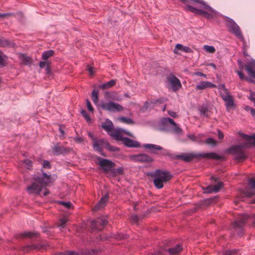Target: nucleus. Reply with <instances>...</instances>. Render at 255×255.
Segmentation results:
<instances>
[{"mask_svg":"<svg viewBox=\"0 0 255 255\" xmlns=\"http://www.w3.org/2000/svg\"><path fill=\"white\" fill-rule=\"evenodd\" d=\"M34 181V183L28 186L26 188V191L28 194L40 195L44 188V191L42 193V195L46 196L49 194V191L45 187L46 185L52 182L50 175L43 172L41 176L35 177Z\"/></svg>","mask_w":255,"mask_h":255,"instance_id":"1","label":"nucleus"},{"mask_svg":"<svg viewBox=\"0 0 255 255\" xmlns=\"http://www.w3.org/2000/svg\"><path fill=\"white\" fill-rule=\"evenodd\" d=\"M198 3L201 5L200 6L201 8H204L207 11L197 8L188 4H187L186 8L188 10L197 15H203L208 19L212 18L216 14V11L208 5L204 0H200V1H198L197 4Z\"/></svg>","mask_w":255,"mask_h":255,"instance_id":"2","label":"nucleus"},{"mask_svg":"<svg viewBox=\"0 0 255 255\" xmlns=\"http://www.w3.org/2000/svg\"><path fill=\"white\" fill-rule=\"evenodd\" d=\"M160 128L161 130L172 132L176 134H181L182 129L170 118H163L160 123Z\"/></svg>","mask_w":255,"mask_h":255,"instance_id":"3","label":"nucleus"},{"mask_svg":"<svg viewBox=\"0 0 255 255\" xmlns=\"http://www.w3.org/2000/svg\"><path fill=\"white\" fill-rule=\"evenodd\" d=\"M93 147L95 150L98 151L100 154L105 156V154L103 152V148L110 151H118L119 148L116 146H111L107 139L105 138L94 139Z\"/></svg>","mask_w":255,"mask_h":255,"instance_id":"4","label":"nucleus"},{"mask_svg":"<svg viewBox=\"0 0 255 255\" xmlns=\"http://www.w3.org/2000/svg\"><path fill=\"white\" fill-rule=\"evenodd\" d=\"M220 95L223 100L225 102V106L227 110L235 107L234 101L233 96L230 94L224 84H221L218 86Z\"/></svg>","mask_w":255,"mask_h":255,"instance_id":"5","label":"nucleus"},{"mask_svg":"<svg viewBox=\"0 0 255 255\" xmlns=\"http://www.w3.org/2000/svg\"><path fill=\"white\" fill-rule=\"evenodd\" d=\"M178 158L183 160L186 162L190 161L194 157H200V158H207L209 159H217L220 158L219 155L215 152L209 153H199L194 154H182L177 156Z\"/></svg>","mask_w":255,"mask_h":255,"instance_id":"6","label":"nucleus"},{"mask_svg":"<svg viewBox=\"0 0 255 255\" xmlns=\"http://www.w3.org/2000/svg\"><path fill=\"white\" fill-rule=\"evenodd\" d=\"M101 108L110 112H120L123 111V107L118 103L112 101H102L100 103Z\"/></svg>","mask_w":255,"mask_h":255,"instance_id":"7","label":"nucleus"},{"mask_svg":"<svg viewBox=\"0 0 255 255\" xmlns=\"http://www.w3.org/2000/svg\"><path fill=\"white\" fill-rule=\"evenodd\" d=\"M249 217L248 214H243L232 224V228L237 232L239 235L242 234L243 227L246 225Z\"/></svg>","mask_w":255,"mask_h":255,"instance_id":"8","label":"nucleus"},{"mask_svg":"<svg viewBox=\"0 0 255 255\" xmlns=\"http://www.w3.org/2000/svg\"><path fill=\"white\" fill-rule=\"evenodd\" d=\"M226 25L229 31L232 32L237 38L242 41L244 40L240 28L233 19L229 18L227 21Z\"/></svg>","mask_w":255,"mask_h":255,"instance_id":"9","label":"nucleus"},{"mask_svg":"<svg viewBox=\"0 0 255 255\" xmlns=\"http://www.w3.org/2000/svg\"><path fill=\"white\" fill-rule=\"evenodd\" d=\"M250 145L251 144L248 142L241 143L240 145L233 146L231 147V150L236 154V158L237 159H244L246 157L244 149Z\"/></svg>","mask_w":255,"mask_h":255,"instance_id":"10","label":"nucleus"},{"mask_svg":"<svg viewBox=\"0 0 255 255\" xmlns=\"http://www.w3.org/2000/svg\"><path fill=\"white\" fill-rule=\"evenodd\" d=\"M107 224L108 220L107 218L101 217L92 221L91 222V228L93 231H100L102 230Z\"/></svg>","mask_w":255,"mask_h":255,"instance_id":"11","label":"nucleus"},{"mask_svg":"<svg viewBox=\"0 0 255 255\" xmlns=\"http://www.w3.org/2000/svg\"><path fill=\"white\" fill-rule=\"evenodd\" d=\"M124 133L130 137H134L132 133L122 128H117L113 130L111 132L109 133V134L111 137L115 139V140L123 141V139L124 138L123 137Z\"/></svg>","mask_w":255,"mask_h":255,"instance_id":"12","label":"nucleus"},{"mask_svg":"<svg viewBox=\"0 0 255 255\" xmlns=\"http://www.w3.org/2000/svg\"><path fill=\"white\" fill-rule=\"evenodd\" d=\"M97 160L99 165L104 171H111L115 166V163L110 160L104 159L101 157H97Z\"/></svg>","mask_w":255,"mask_h":255,"instance_id":"13","label":"nucleus"},{"mask_svg":"<svg viewBox=\"0 0 255 255\" xmlns=\"http://www.w3.org/2000/svg\"><path fill=\"white\" fill-rule=\"evenodd\" d=\"M130 159L134 161L144 163H150L153 161V159L150 156L145 153L130 155Z\"/></svg>","mask_w":255,"mask_h":255,"instance_id":"14","label":"nucleus"},{"mask_svg":"<svg viewBox=\"0 0 255 255\" xmlns=\"http://www.w3.org/2000/svg\"><path fill=\"white\" fill-rule=\"evenodd\" d=\"M154 176L160 178L165 182L170 180L172 178V175L169 171H165L160 169H157L154 171Z\"/></svg>","mask_w":255,"mask_h":255,"instance_id":"15","label":"nucleus"},{"mask_svg":"<svg viewBox=\"0 0 255 255\" xmlns=\"http://www.w3.org/2000/svg\"><path fill=\"white\" fill-rule=\"evenodd\" d=\"M167 80L170 84L173 91H178L181 87L180 80L175 76L171 75L167 77Z\"/></svg>","mask_w":255,"mask_h":255,"instance_id":"16","label":"nucleus"},{"mask_svg":"<svg viewBox=\"0 0 255 255\" xmlns=\"http://www.w3.org/2000/svg\"><path fill=\"white\" fill-rule=\"evenodd\" d=\"M52 150L55 154L60 155L67 154L70 151V148L69 147L60 146L58 144H56L52 147Z\"/></svg>","mask_w":255,"mask_h":255,"instance_id":"17","label":"nucleus"},{"mask_svg":"<svg viewBox=\"0 0 255 255\" xmlns=\"http://www.w3.org/2000/svg\"><path fill=\"white\" fill-rule=\"evenodd\" d=\"M246 70L250 76L255 78V60L249 62L246 65Z\"/></svg>","mask_w":255,"mask_h":255,"instance_id":"18","label":"nucleus"},{"mask_svg":"<svg viewBox=\"0 0 255 255\" xmlns=\"http://www.w3.org/2000/svg\"><path fill=\"white\" fill-rule=\"evenodd\" d=\"M223 183L219 182L214 186H209L204 188V192L206 193H211L212 192H218L223 187Z\"/></svg>","mask_w":255,"mask_h":255,"instance_id":"19","label":"nucleus"},{"mask_svg":"<svg viewBox=\"0 0 255 255\" xmlns=\"http://www.w3.org/2000/svg\"><path fill=\"white\" fill-rule=\"evenodd\" d=\"M123 144L128 147H138L140 146L139 143L128 137H124L122 141Z\"/></svg>","mask_w":255,"mask_h":255,"instance_id":"20","label":"nucleus"},{"mask_svg":"<svg viewBox=\"0 0 255 255\" xmlns=\"http://www.w3.org/2000/svg\"><path fill=\"white\" fill-rule=\"evenodd\" d=\"M216 85L209 81H201L196 86V90H202L207 88H215Z\"/></svg>","mask_w":255,"mask_h":255,"instance_id":"21","label":"nucleus"},{"mask_svg":"<svg viewBox=\"0 0 255 255\" xmlns=\"http://www.w3.org/2000/svg\"><path fill=\"white\" fill-rule=\"evenodd\" d=\"M102 128L109 134L114 129V125L112 122L108 119L102 123Z\"/></svg>","mask_w":255,"mask_h":255,"instance_id":"22","label":"nucleus"},{"mask_svg":"<svg viewBox=\"0 0 255 255\" xmlns=\"http://www.w3.org/2000/svg\"><path fill=\"white\" fill-rule=\"evenodd\" d=\"M189 138L193 141H195L200 144H203L204 143L202 139V138L204 136V135L202 133H198L195 134H188Z\"/></svg>","mask_w":255,"mask_h":255,"instance_id":"23","label":"nucleus"},{"mask_svg":"<svg viewBox=\"0 0 255 255\" xmlns=\"http://www.w3.org/2000/svg\"><path fill=\"white\" fill-rule=\"evenodd\" d=\"M109 196L108 194H106L103 196L98 203L95 206L94 210H99L101 208H103L105 206L106 203L108 201Z\"/></svg>","mask_w":255,"mask_h":255,"instance_id":"24","label":"nucleus"},{"mask_svg":"<svg viewBox=\"0 0 255 255\" xmlns=\"http://www.w3.org/2000/svg\"><path fill=\"white\" fill-rule=\"evenodd\" d=\"M143 147L153 152L155 150H161L163 149L162 147L159 145L150 143L144 144Z\"/></svg>","mask_w":255,"mask_h":255,"instance_id":"25","label":"nucleus"},{"mask_svg":"<svg viewBox=\"0 0 255 255\" xmlns=\"http://www.w3.org/2000/svg\"><path fill=\"white\" fill-rule=\"evenodd\" d=\"M182 249V247L180 245L177 244L175 247L168 249L167 251L170 255H175L180 252Z\"/></svg>","mask_w":255,"mask_h":255,"instance_id":"26","label":"nucleus"},{"mask_svg":"<svg viewBox=\"0 0 255 255\" xmlns=\"http://www.w3.org/2000/svg\"><path fill=\"white\" fill-rule=\"evenodd\" d=\"M165 183L164 181H162L160 178L154 176L153 183L155 187L158 189H161L163 187V183Z\"/></svg>","mask_w":255,"mask_h":255,"instance_id":"27","label":"nucleus"},{"mask_svg":"<svg viewBox=\"0 0 255 255\" xmlns=\"http://www.w3.org/2000/svg\"><path fill=\"white\" fill-rule=\"evenodd\" d=\"M199 111L201 117L206 118L209 117L208 109L206 106H202L199 108Z\"/></svg>","mask_w":255,"mask_h":255,"instance_id":"28","label":"nucleus"},{"mask_svg":"<svg viewBox=\"0 0 255 255\" xmlns=\"http://www.w3.org/2000/svg\"><path fill=\"white\" fill-rule=\"evenodd\" d=\"M42 248V247L40 246H36L35 245H26L23 248V250L24 252H28L29 251L32 250H39Z\"/></svg>","mask_w":255,"mask_h":255,"instance_id":"29","label":"nucleus"},{"mask_svg":"<svg viewBox=\"0 0 255 255\" xmlns=\"http://www.w3.org/2000/svg\"><path fill=\"white\" fill-rule=\"evenodd\" d=\"M115 84L116 81L115 80L112 79L110 81L102 85L100 88L102 89H109L112 87V86H114Z\"/></svg>","mask_w":255,"mask_h":255,"instance_id":"30","label":"nucleus"},{"mask_svg":"<svg viewBox=\"0 0 255 255\" xmlns=\"http://www.w3.org/2000/svg\"><path fill=\"white\" fill-rule=\"evenodd\" d=\"M54 51L52 50H49L45 51L42 54V58L44 60H46L50 57L52 56L54 54Z\"/></svg>","mask_w":255,"mask_h":255,"instance_id":"31","label":"nucleus"},{"mask_svg":"<svg viewBox=\"0 0 255 255\" xmlns=\"http://www.w3.org/2000/svg\"><path fill=\"white\" fill-rule=\"evenodd\" d=\"M92 99L93 102L95 104L97 105L98 104V90L96 89H94L92 93Z\"/></svg>","mask_w":255,"mask_h":255,"instance_id":"32","label":"nucleus"},{"mask_svg":"<svg viewBox=\"0 0 255 255\" xmlns=\"http://www.w3.org/2000/svg\"><path fill=\"white\" fill-rule=\"evenodd\" d=\"M67 222V220L66 218H61L59 220L58 224V227L59 228L60 230L61 231V232H63V230L65 229Z\"/></svg>","mask_w":255,"mask_h":255,"instance_id":"33","label":"nucleus"},{"mask_svg":"<svg viewBox=\"0 0 255 255\" xmlns=\"http://www.w3.org/2000/svg\"><path fill=\"white\" fill-rule=\"evenodd\" d=\"M111 172L113 176L122 175L124 173V168L123 167H120L118 168L112 169Z\"/></svg>","mask_w":255,"mask_h":255,"instance_id":"34","label":"nucleus"},{"mask_svg":"<svg viewBox=\"0 0 255 255\" xmlns=\"http://www.w3.org/2000/svg\"><path fill=\"white\" fill-rule=\"evenodd\" d=\"M38 235V234L37 233L25 232L22 233L21 236L24 238H30V239H33V238L37 237Z\"/></svg>","mask_w":255,"mask_h":255,"instance_id":"35","label":"nucleus"},{"mask_svg":"<svg viewBox=\"0 0 255 255\" xmlns=\"http://www.w3.org/2000/svg\"><path fill=\"white\" fill-rule=\"evenodd\" d=\"M119 120L122 123L130 125L134 123L133 121L130 118L125 117H120L119 118Z\"/></svg>","mask_w":255,"mask_h":255,"instance_id":"36","label":"nucleus"},{"mask_svg":"<svg viewBox=\"0 0 255 255\" xmlns=\"http://www.w3.org/2000/svg\"><path fill=\"white\" fill-rule=\"evenodd\" d=\"M180 0L182 1V2H183L184 3H185V9L187 10H188V9L186 8V6H187V4H188L190 5H191V4L196 5L197 4L198 2L200 1V0Z\"/></svg>","mask_w":255,"mask_h":255,"instance_id":"37","label":"nucleus"},{"mask_svg":"<svg viewBox=\"0 0 255 255\" xmlns=\"http://www.w3.org/2000/svg\"><path fill=\"white\" fill-rule=\"evenodd\" d=\"M20 60L25 65L30 63V58L29 57L26 56L25 54H20L19 56Z\"/></svg>","mask_w":255,"mask_h":255,"instance_id":"38","label":"nucleus"},{"mask_svg":"<svg viewBox=\"0 0 255 255\" xmlns=\"http://www.w3.org/2000/svg\"><path fill=\"white\" fill-rule=\"evenodd\" d=\"M239 134L245 139L248 140V141H251L252 139H254L255 142V136L254 135H249L248 134H246L244 133L239 132Z\"/></svg>","mask_w":255,"mask_h":255,"instance_id":"39","label":"nucleus"},{"mask_svg":"<svg viewBox=\"0 0 255 255\" xmlns=\"http://www.w3.org/2000/svg\"><path fill=\"white\" fill-rule=\"evenodd\" d=\"M11 45V43L7 39L5 38H0V46L6 47L9 46Z\"/></svg>","mask_w":255,"mask_h":255,"instance_id":"40","label":"nucleus"},{"mask_svg":"<svg viewBox=\"0 0 255 255\" xmlns=\"http://www.w3.org/2000/svg\"><path fill=\"white\" fill-rule=\"evenodd\" d=\"M203 49L209 53H214L216 51L214 46L208 45H204Z\"/></svg>","mask_w":255,"mask_h":255,"instance_id":"41","label":"nucleus"},{"mask_svg":"<svg viewBox=\"0 0 255 255\" xmlns=\"http://www.w3.org/2000/svg\"><path fill=\"white\" fill-rule=\"evenodd\" d=\"M23 163L26 168L30 169L33 166L32 161L28 159H24Z\"/></svg>","mask_w":255,"mask_h":255,"instance_id":"42","label":"nucleus"},{"mask_svg":"<svg viewBox=\"0 0 255 255\" xmlns=\"http://www.w3.org/2000/svg\"><path fill=\"white\" fill-rule=\"evenodd\" d=\"M223 255H239V254L236 249H233L225 251L223 253Z\"/></svg>","mask_w":255,"mask_h":255,"instance_id":"43","label":"nucleus"},{"mask_svg":"<svg viewBox=\"0 0 255 255\" xmlns=\"http://www.w3.org/2000/svg\"><path fill=\"white\" fill-rule=\"evenodd\" d=\"M6 56L0 50V66H3L5 63V58Z\"/></svg>","mask_w":255,"mask_h":255,"instance_id":"44","label":"nucleus"},{"mask_svg":"<svg viewBox=\"0 0 255 255\" xmlns=\"http://www.w3.org/2000/svg\"><path fill=\"white\" fill-rule=\"evenodd\" d=\"M81 114L87 122H90L91 121V119L90 117L89 116L87 112L85 110H82L81 111Z\"/></svg>","mask_w":255,"mask_h":255,"instance_id":"45","label":"nucleus"},{"mask_svg":"<svg viewBox=\"0 0 255 255\" xmlns=\"http://www.w3.org/2000/svg\"><path fill=\"white\" fill-rule=\"evenodd\" d=\"M42 167L44 168L50 169L51 167V165L49 161L45 160L43 162Z\"/></svg>","mask_w":255,"mask_h":255,"instance_id":"46","label":"nucleus"},{"mask_svg":"<svg viewBox=\"0 0 255 255\" xmlns=\"http://www.w3.org/2000/svg\"><path fill=\"white\" fill-rule=\"evenodd\" d=\"M205 143L207 144L216 145V141L211 137H209L206 139Z\"/></svg>","mask_w":255,"mask_h":255,"instance_id":"47","label":"nucleus"},{"mask_svg":"<svg viewBox=\"0 0 255 255\" xmlns=\"http://www.w3.org/2000/svg\"><path fill=\"white\" fill-rule=\"evenodd\" d=\"M138 221V217L136 215H132L130 217V222L132 224H136Z\"/></svg>","mask_w":255,"mask_h":255,"instance_id":"48","label":"nucleus"},{"mask_svg":"<svg viewBox=\"0 0 255 255\" xmlns=\"http://www.w3.org/2000/svg\"><path fill=\"white\" fill-rule=\"evenodd\" d=\"M60 204L62 205H63L65 207H66L67 209H70L71 208L72 205L71 202H60Z\"/></svg>","mask_w":255,"mask_h":255,"instance_id":"49","label":"nucleus"},{"mask_svg":"<svg viewBox=\"0 0 255 255\" xmlns=\"http://www.w3.org/2000/svg\"><path fill=\"white\" fill-rule=\"evenodd\" d=\"M86 105H87V107L88 110L90 112H93V111H94L93 108L90 102L88 99L86 100Z\"/></svg>","mask_w":255,"mask_h":255,"instance_id":"50","label":"nucleus"},{"mask_svg":"<svg viewBox=\"0 0 255 255\" xmlns=\"http://www.w3.org/2000/svg\"><path fill=\"white\" fill-rule=\"evenodd\" d=\"M236 72L238 74V75L239 76V78H240V79L244 80V79H246V78H247V77H245V76L244 74L243 73V72H242L241 71L236 70Z\"/></svg>","mask_w":255,"mask_h":255,"instance_id":"51","label":"nucleus"},{"mask_svg":"<svg viewBox=\"0 0 255 255\" xmlns=\"http://www.w3.org/2000/svg\"><path fill=\"white\" fill-rule=\"evenodd\" d=\"M182 51L185 53H192L193 52L191 48L184 46H183Z\"/></svg>","mask_w":255,"mask_h":255,"instance_id":"52","label":"nucleus"},{"mask_svg":"<svg viewBox=\"0 0 255 255\" xmlns=\"http://www.w3.org/2000/svg\"><path fill=\"white\" fill-rule=\"evenodd\" d=\"M249 99L252 102L255 101V92L253 91H250V95Z\"/></svg>","mask_w":255,"mask_h":255,"instance_id":"53","label":"nucleus"},{"mask_svg":"<svg viewBox=\"0 0 255 255\" xmlns=\"http://www.w3.org/2000/svg\"><path fill=\"white\" fill-rule=\"evenodd\" d=\"M183 46L182 44H177L176 45L175 47V49L174 50V53H177L176 52V49L182 50V48H183Z\"/></svg>","mask_w":255,"mask_h":255,"instance_id":"54","label":"nucleus"},{"mask_svg":"<svg viewBox=\"0 0 255 255\" xmlns=\"http://www.w3.org/2000/svg\"><path fill=\"white\" fill-rule=\"evenodd\" d=\"M164 101H165V100H164V99L163 98H159V99L154 101L153 102H151V104H156L157 103L161 104V103H164Z\"/></svg>","mask_w":255,"mask_h":255,"instance_id":"55","label":"nucleus"},{"mask_svg":"<svg viewBox=\"0 0 255 255\" xmlns=\"http://www.w3.org/2000/svg\"><path fill=\"white\" fill-rule=\"evenodd\" d=\"M59 130L60 132V137H64V131L62 128V126L60 125L59 127Z\"/></svg>","mask_w":255,"mask_h":255,"instance_id":"56","label":"nucleus"},{"mask_svg":"<svg viewBox=\"0 0 255 255\" xmlns=\"http://www.w3.org/2000/svg\"><path fill=\"white\" fill-rule=\"evenodd\" d=\"M87 70L91 75H93L94 74V71L93 67L88 66Z\"/></svg>","mask_w":255,"mask_h":255,"instance_id":"57","label":"nucleus"},{"mask_svg":"<svg viewBox=\"0 0 255 255\" xmlns=\"http://www.w3.org/2000/svg\"><path fill=\"white\" fill-rule=\"evenodd\" d=\"M47 65L48 64L45 61H40L39 63V67L40 68H43L45 67H46Z\"/></svg>","mask_w":255,"mask_h":255,"instance_id":"58","label":"nucleus"},{"mask_svg":"<svg viewBox=\"0 0 255 255\" xmlns=\"http://www.w3.org/2000/svg\"><path fill=\"white\" fill-rule=\"evenodd\" d=\"M168 113L169 115L172 117L175 118L177 117L176 113L173 111H168Z\"/></svg>","mask_w":255,"mask_h":255,"instance_id":"59","label":"nucleus"},{"mask_svg":"<svg viewBox=\"0 0 255 255\" xmlns=\"http://www.w3.org/2000/svg\"><path fill=\"white\" fill-rule=\"evenodd\" d=\"M194 75L201 76V77H204L205 78L206 77V75L205 74H204V73H203L202 72H196L194 73Z\"/></svg>","mask_w":255,"mask_h":255,"instance_id":"60","label":"nucleus"},{"mask_svg":"<svg viewBox=\"0 0 255 255\" xmlns=\"http://www.w3.org/2000/svg\"><path fill=\"white\" fill-rule=\"evenodd\" d=\"M218 138L220 139H222L224 137V134L223 133L221 132V131L220 130H218Z\"/></svg>","mask_w":255,"mask_h":255,"instance_id":"61","label":"nucleus"},{"mask_svg":"<svg viewBox=\"0 0 255 255\" xmlns=\"http://www.w3.org/2000/svg\"><path fill=\"white\" fill-rule=\"evenodd\" d=\"M249 183L253 188H255V179H251Z\"/></svg>","mask_w":255,"mask_h":255,"instance_id":"62","label":"nucleus"},{"mask_svg":"<svg viewBox=\"0 0 255 255\" xmlns=\"http://www.w3.org/2000/svg\"><path fill=\"white\" fill-rule=\"evenodd\" d=\"M74 139L77 142H81L83 141V138L81 137H76Z\"/></svg>","mask_w":255,"mask_h":255,"instance_id":"63","label":"nucleus"},{"mask_svg":"<svg viewBox=\"0 0 255 255\" xmlns=\"http://www.w3.org/2000/svg\"><path fill=\"white\" fill-rule=\"evenodd\" d=\"M162 254H163L162 251L160 250L159 251L155 252L154 254H151V255H162Z\"/></svg>","mask_w":255,"mask_h":255,"instance_id":"64","label":"nucleus"}]
</instances>
